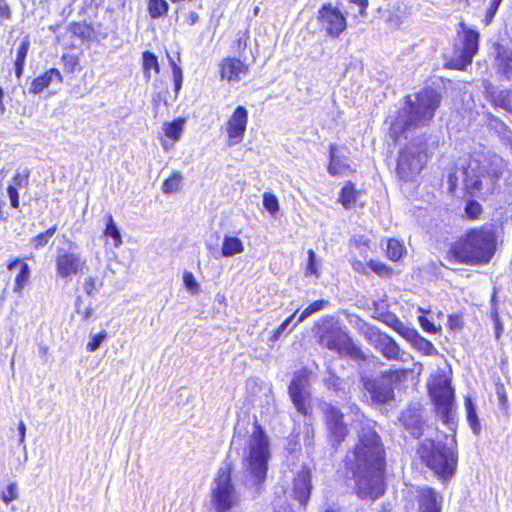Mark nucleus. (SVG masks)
Segmentation results:
<instances>
[{
	"label": "nucleus",
	"instance_id": "1",
	"mask_svg": "<svg viewBox=\"0 0 512 512\" xmlns=\"http://www.w3.org/2000/svg\"><path fill=\"white\" fill-rule=\"evenodd\" d=\"M362 499L374 500L384 493L385 451L379 435L370 425L358 433V442L346 456Z\"/></svg>",
	"mask_w": 512,
	"mask_h": 512
},
{
	"label": "nucleus",
	"instance_id": "2",
	"mask_svg": "<svg viewBox=\"0 0 512 512\" xmlns=\"http://www.w3.org/2000/svg\"><path fill=\"white\" fill-rule=\"evenodd\" d=\"M440 104V96L433 90H423L412 100L405 98V105L400 108L390 124V137L397 141L400 137L408 138L416 130L427 126L434 117Z\"/></svg>",
	"mask_w": 512,
	"mask_h": 512
},
{
	"label": "nucleus",
	"instance_id": "3",
	"mask_svg": "<svg viewBox=\"0 0 512 512\" xmlns=\"http://www.w3.org/2000/svg\"><path fill=\"white\" fill-rule=\"evenodd\" d=\"M505 169V161L496 154L471 156L460 171L465 189L473 196L487 197L495 192Z\"/></svg>",
	"mask_w": 512,
	"mask_h": 512
},
{
	"label": "nucleus",
	"instance_id": "4",
	"mask_svg": "<svg viewBox=\"0 0 512 512\" xmlns=\"http://www.w3.org/2000/svg\"><path fill=\"white\" fill-rule=\"evenodd\" d=\"M496 250V235L491 226L472 229L456 241L451 253L459 263L477 265L488 263Z\"/></svg>",
	"mask_w": 512,
	"mask_h": 512
},
{
	"label": "nucleus",
	"instance_id": "5",
	"mask_svg": "<svg viewBox=\"0 0 512 512\" xmlns=\"http://www.w3.org/2000/svg\"><path fill=\"white\" fill-rule=\"evenodd\" d=\"M246 444L243 456L246 482L259 490L266 478L270 448L267 435L256 422L253 424Z\"/></svg>",
	"mask_w": 512,
	"mask_h": 512
},
{
	"label": "nucleus",
	"instance_id": "6",
	"mask_svg": "<svg viewBox=\"0 0 512 512\" xmlns=\"http://www.w3.org/2000/svg\"><path fill=\"white\" fill-rule=\"evenodd\" d=\"M418 454L427 467L443 478L453 475L456 470L457 451L455 444L448 446L426 439L420 444Z\"/></svg>",
	"mask_w": 512,
	"mask_h": 512
},
{
	"label": "nucleus",
	"instance_id": "7",
	"mask_svg": "<svg viewBox=\"0 0 512 512\" xmlns=\"http://www.w3.org/2000/svg\"><path fill=\"white\" fill-rule=\"evenodd\" d=\"M429 395L435 405V411L442 422L451 431L456 429V406L454 390L445 378H438L429 385Z\"/></svg>",
	"mask_w": 512,
	"mask_h": 512
},
{
	"label": "nucleus",
	"instance_id": "8",
	"mask_svg": "<svg viewBox=\"0 0 512 512\" xmlns=\"http://www.w3.org/2000/svg\"><path fill=\"white\" fill-rule=\"evenodd\" d=\"M427 149L423 140L410 142L399 154L397 174L403 180H412L427 161Z\"/></svg>",
	"mask_w": 512,
	"mask_h": 512
},
{
	"label": "nucleus",
	"instance_id": "9",
	"mask_svg": "<svg viewBox=\"0 0 512 512\" xmlns=\"http://www.w3.org/2000/svg\"><path fill=\"white\" fill-rule=\"evenodd\" d=\"M361 331L365 339L378 349L385 358L402 362L409 361L412 358L411 355L401 350L390 336L382 333L378 328L364 324Z\"/></svg>",
	"mask_w": 512,
	"mask_h": 512
},
{
	"label": "nucleus",
	"instance_id": "10",
	"mask_svg": "<svg viewBox=\"0 0 512 512\" xmlns=\"http://www.w3.org/2000/svg\"><path fill=\"white\" fill-rule=\"evenodd\" d=\"M320 345L337 352L340 356H350L353 359H364V354L339 327L325 329L320 335Z\"/></svg>",
	"mask_w": 512,
	"mask_h": 512
},
{
	"label": "nucleus",
	"instance_id": "11",
	"mask_svg": "<svg viewBox=\"0 0 512 512\" xmlns=\"http://www.w3.org/2000/svg\"><path fill=\"white\" fill-rule=\"evenodd\" d=\"M213 497L219 512L228 511L237 501L234 486L231 484V466L228 463L218 471Z\"/></svg>",
	"mask_w": 512,
	"mask_h": 512
},
{
	"label": "nucleus",
	"instance_id": "12",
	"mask_svg": "<svg viewBox=\"0 0 512 512\" xmlns=\"http://www.w3.org/2000/svg\"><path fill=\"white\" fill-rule=\"evenodd\" d=\"M405 374L404 370L384 373L376 378L364 380V388L376 403H387L394 398L393 383Z\"/></svg>",
	"mask_w": 512,
	"mask_h": 512
},
{
	"label": "nucleus",
	"instance_id": "13",
	"mask_svg": "<svg viewBox=\"0 0 512 512\" xmlns=\"http://www.w3.org/2000/svg\"><path fill=\"white\" fill-rule=\"evenodd\" d=\"M57 275L62 279H71L72 276L82 274L87 269L86 258L81 253L58 249L55 260Z\"/></svg>",
	"mask_w": 512,
	"mask_h": 512
},
{
	"label": "nucleus",
	"instance_id": "14",
	"mask_svg": "<svg viewBox=\"0 0 512 512\" xmlns=\"http://www.w3.org/2000/svg\"><path fill=\"white\" fill-rule=\"evenodd\" d=\"M318 20L328 36L338 38L346 29V17L332 4L323 5L318 11Z\"/></svg>",
	"mask_w": 512,
	"mask_h": 512
},
{
	"label": "nucleus",
	"instance_id": "15",
	"mask_svg": "<svg viewBox=\"0 0 512 512\" xmlns=\"http://www.w3.org/2000/svg\"><path fill=\"white\" fill-rule=\"evenodd\" d=\"M309 379L307 372L300 371L294 375L290 385L289 394L296 409L306 414L309 407Z\"/></svg>",
	"mask_w": 512,
	"mask_h": 512
},
{
	"label": "nucleus",
	"instance_id": "16",
	"mask_svg": "<svg viewBox=\"0 0 512 512\" xmlns=\"http://www.w3.org/2000/svg\"><path fill=\"white\" fill-rule=\"evenodd\" d=\"M248 123V111L243 106H238L226 124V132L228 136V145L234 146L239 144L245 135Z\"/></svg>",
	"mask_w": 512,
	"mask_h": 512
},
{
	"label": "nucleus",
	"instance_id": "17",
	"mask_svg": "<svg viewBox=\"0 0 512 512\" xmlns=\"http://www.w3.org/2000/svg\"><path fill=\"white\" fill-rule=\"evenodd\" d=\"M323 411L325 413L329 436L332 438L334 445H339L348 433L347 427L343 423V414L339 409L330 404H325Z\"/></svg>",
	"mask_w": 512,
	"mask_h": 512
},
{
	"label": "nucleus",
	"instance_id": "18",
	"mask_svg": "<svg viewBox=\"0 0 512 512\" xmlns=\"http://www.w3.org/2000/svg\"><path fill=\"white\" fill-rule=\"evenodd\" d=\"M479 47V33L475 30H465L463 33V48L454 65L457 69L464 70L472 63Z\"/></svg>",
	"mask_w": 512,
	"mask_h": 512
},
{
	"label": "nucleus",
	"instance_id": "19",
	"mask_svg": "<svg viewBox=\"0 0 512 512\" xmlns=\"http://www.w3.org/2000/svg\"><path fill=\"white\" fill-rule=\"evenodd\" d=\"M248 71V65L234 57L223 59L220 65L221 78L227 80L230 84L240 81L247 75Z\"/></svg>",
	"mask_w": 512,
	"mask_h": 512
},
{
	"label": "nucleus",
	"instance_id": "20",
	"mask_svg": "<svg viewBox=\"0 0 512 512\" xmlns=\"http://www.w3.org/2000/svg\"><path fill=\"white\" fill-rule=\"evenodd\" d=\"M312 489L310 471L303 468L293 480L292 495L301 505H306Z\"/></svg>",
	"mask_w": 512,
	"mask_h": 512
},
{
	"label": "nucleus",
	"instance_id": "21",
	"mask_svg": "<svg viewBox=\"0 0 512 512\" xmlns=\"http://www.w3.org/2000/svg\"><path fill=\"white\" fill-rule=\"evenodd\" d=\"M494 48L497 71L507 79H512V47L497 43Z\"/></svg>",
	"mask_w": 512,
	"mask_h": 512
},
{
	"label": "nucleus",
	"instance_id": "22",
	"mask_svg": "<svg viewBox=\"0 0 512 512\" xmlns=\"http://www.w3.org/2000/svg\"><path fill=\"white\" fill-rule=\"evenodd\" d=\"M19 268V272L15 277V284L13 291L19 295V297H22L23 295V289L29 282L30 278V268L27 263L16 259L12 261L8 265V270L13 271L14 269Z\"/></svg>",
	"mask_w": 512,
	"mask_h": 512
},
{
	"label": "nucleus",
	"instance_id": "23",
	"mask_svg": "<svg viewBox=\"0 0 512 512\" xmlns=\"http://www.w3.org/2000/svg\"><path fill=\"white\" fill-rule=\"evenodd\" d=\"M441 497L431 488H424L420 494L421 512H441Z\"/></svg>",
	"mask_w": 512,
	"mask_h": 512
},
{
	"label": "nucleus",
	"instance_id": "24",
	"mask_svg": "<svg viewBox=\"0 0 512 512\" xmlns=\"http://www.w3.org/2000/svg\"><path fill=\"white\" fill-rule=\"evenodd\" d=\"M53 80H57L58 82H62V75L57 69H49L43 75L35 78L30 86V92L34 94H39L45 88H47Z\"/></svg>",
	"mask_w": 512,
	"mask_h": 512
},
{
	"label": "nucleus",
	"instance_id": "25",
	"mask_svg": "<svg viewBox=\"0 0 512 512\" xmlns=\"http://www.w3.org/2000/svg\"><path fill=\"white\" fill-rule=\"evenodd\" d=\"M350 170L349 164L345 159H342L337 155V147L335 145L330 146V164L328 171L333 176L345 175Z\"/></svg>",
	"mask_w": 512,
	"mask_h": 512
},
{
	"label": "nucleus",
	"instance_id": "26",
	"mask_svg": "<svg viewBox=\"0 0 512 512\" xmlns=\"http://www.w3.org/2000/svg\"><path fill=\"white\" fill-rule=\"evenodd\" d=\"M244 251L243 242L236 236L225 235L221 246L223 257H233Z\"/></svg>",
	"mask_w": 512,
	"mask_h": 512
},
{
	"label": "nucleus",
	"instance_id": "27",
	"mask_svg": "<svg viewBox=\"0 0 512 512\" xmlns=\"http://www.w3.org/2000/svg\"><path fill=\"white\" fill-rule=\"evenodd\" d=\"M400 420L413 436L418 437L422 434L420 416L415 412L411 410L403 412Z\"/></svg>",
	"mask_w": 512,
	"mask_h": 512
},
{
	"label": "nucleus",
	"instance_id": "28",
	"mask_svg": "<svg viewBox=\"0 0 512 512\" xmlns=\"http://www.w3.org/2000/svg\"><path fill=\"white\" fill-rule=\"evenodd\" d=\"M185 125V119L178 118L171 123H165L163 130L165 135L172 139L174 142L178 141L183 133Z\"/></svg>",
	"mask_w": 512,
	"mask_h": 512
},
{
	"label": "nucleus",
	"instance_id": "29",
	"mask_svg": "<svg viewBox=\"0 0 512 512\" xmlns=\"http://www.w3.org/2000/svg\"><path fill=\"white\" fill-rule=\"evenodd\" d=\"M142 66H143V70H144V75L146 77L147 80H149L151 78V71L153 70L155 73H159L160 71V66H159V63H158V59L157 57L149 52V51H145L143 54H142Z\"/></svg>",
	"mask_w": 512,
	"mask_h": 512
},
{
	"label": "nucleus",
	"instance_id": "30",
	"mask_svg": "<svg viewBox=\"0 0 512 512\" xmlns=\"http://www.w3.org/2000/svg\"><path fill=\"white\" fill-rule=\"evenodd\" d=\"M29 46V40L24 39L17 49V55L15 60V74L17 78H20L23 74L25 59L29 50Z\"/></svg>",
	"mask_w": 512,
	"mask_h": 512
},
{
	"label": "nucleus",
	"instance_id": "31",
	"mask_svg": "<svg viewBox=\"0 0 512 512\" xmlns=\"http://www.w3.org/2000/svg\"><path fill=\"white\" fill-rule=\"evenodd\" d=\"M465 409L467 421L475 434H478L481 429L480 422L478 420L476 408L470 397L465 398Z\"/></svg>",
	"mask_w": 512,
	"mask_h": 512
},
{
	"label": "nucleus",
	"instance_id": "32",
	"mask_svg": "<svg viewBox=\"0 0 512 512\" xmlns=\"http://www.w3.org/2000/svg\"><path fill=\"white\" fill-rule=\"evenodd\" d=\"M357 194L354 185L349 182L342 188L339 201L346 209H349L356 203Z\"/></svg>",
	"mask_w": 512,
	"mask_h": 512
},
{
	"label": "nucleus",
	"instance_id": "33",
	"mask_svg": "<svg viewBox=\"0 0 512 512\" xmlns=\"http://www.w3.org/2000/svg\"><path fill=\"white\" fill-rule=\"evenodd\" d=\"M168 9L169 5L166 0H149L148 2V12L153 19L165 16Z\"/></svg>",
	"mask_w": 512,
	"mask_h": 512
},
{
	"label": "nucleus",
	"instance_id": "34",
	"mask_svg": "<svg viewBox=\"0 0 512 512\" xmlns=\"http://www.w3.org/2000/svg\"><path fill=\"white\" fill-rule=\"evenodd\" d=\"M327 305H328V301H326V300H317V301L311 303L307 308H305L302 311L297 322L289 329V331H292L299 323L303 322L306 318H308L312 314L324 309Z\"/></svg>",
	"mask_w": 512,
	"mask_h": 512
},
{
	"label": "nucleus",
	"instance_id": "35",
	"mask_svg": "<svg viewBox=\"0 0 512 512\" xmlns=\"http://www.w3.org/2000/svg\"><path fill=\"white\" fill-rule=\"evenodd\" d=\"M104 235L106 237H111L113 239L114 246L116 248L120 247V245L122 244V237H121L120 231H119L118 227L116 226L111 214L107 215V225L104 230Z\"/></svg>",
	"mask_w": 512,
	"mask_h": 512
},
{
	"label": "nucleus",
	"instance_id": "36",
	"mask_svg": "<svg viewBox=\"0 0 512 512\" xmlns=\"http://www.w3.org/2000/svg\"><path fill=\"white\" fill-rule=\"evenodd\" d=\"M182 175L180 172H174L171 177L166 179L162 186V191L165 194H172L180 189L182 182Z\"/></svg>",
	"mask_w": 512,
	"mask_h": 512
},
{
	"label": "nucleus",
	"instance_id": "37",
	"mask_svg": "<svg viewBox=\"0 0 512 512\" xmlns=\"http://www.w3.org/2000/svg\"><path fill=\"white\" fill-rule=\"evenodd\" d=\"M386 252L387 256L391 260L397 261L402 257L404 253V247L398 240L389 239L387 241Z\"/></svg>",
	"mask_w": 512,
	"mask_h": 512
},
{
	"label": "nucleus",
	"instance_id": "38",
	"mask_svg": "<svg viewBox=\"0 0 512 512\" xmlns=\"http://www.w3.org/2000/svg\"><path fill=\"white\" fill-rule=\"evenodd\" d=\"M57 228L56 226H53L49 229H47L45 232L38 234L36 237L33 238L32 242L35 249H40L44 247L49 240L53 237L55 234Z\"/></svg>",
	"mask_w": 512,
	"mask_h": 512
},
{
	"label": "nucleus",
	"instance_id": "39",
	"mask_svg": "<svg viewBox=\"0 0 512 512\" xmlns=\"http://www.w3.org/2000/svg\"><path fill=\"white\" fill-rule=\"evenodd\" d=\"M328 377L325 378L324 382L328 389L334 390V391H344V381L340 379L338 376H336L330 368L327 369Z\"/></svg>",
	"mask_w": 512,
	"mask_h": 512
},
{
	"label": "nucleus",
	"instance_id": "40",
	"mask_svg": "<svg viewBox=\"0 0 512 512\" xmlns=\"http://www.w3.org/2000/svg\"><path fill=\"white\" fill-rule=\"evenodd\" d=\"M412 346L425 355H432L437 352L433 344L420 335L415 339Z\"/></svg>",
	"mask_w": 512,
	"mask_h": 512
},
{
	"label": "nucleus",
	"instance_id": "41",
	"mask_svg": "<svg viewBox=\"0 0 512 512\" xmlns=\"http://www.w3.org/2000/svg\"><path fill=\"white\" fill-rule=\"evenodd\" d=\"M263 205L272 215H275L279 211V201L277 197L271 193L266 192L263 194Z\"/></svg>",
	"mask_w": 512,
	"mask_h": 512
},
{
	"label": "nucleus",
	"instance_id": "42",
	"mask_svg": "<svg viewBox=\"0 0 512 512\" xmlns=\"http://www.w3.org/2000/svg\"><path fill=\"white\" fill-rule=\"evenodd\" d=\"M183 283L186 289L192 294H198L200 292V284L198 283L192 272H184Z\"/></svg>",
	"mask_w": 512,
	"mask_h": 512
},
{
	"label": "nucleus",
	"instance_id": "43",
	"mask_svg": "<svg viewBox=\"0 0 512 512\" xmlns=\"http://www.w3.org/2000/svg\"><path fill=\"white\" fill-rule=\"evenodd\" d=\"M102 282L97 281V279L93 276H88L85 278L82 287L86 294L93 295L96 291H98L102 287Z\"/></svg>",
	"mask_w": 512,
	"mask_h": 512
},
{
	"label": "nucleus",
	"instance_id": "44",
	"mask_svg": "<svg viewBox=\"0 0 512 512\" xmlns=\"http://www.w3.org/2000/svg\"><path fill=\"white\" fill-rule=\"evenodd\" d=\"M170 65H171L172 71H173L175 92L178 93L182 86L183 73H182L181 68L175 63V61L172 58H170Z\"/></svg>",
	"mask_w": 512,
	"mask_h": 512
},
{
	"label": "nucleus",
	"instance_id": "45",
	"mask_svg": "<svg viewBox=\"0 0 512 512\" xmlns=\"http://www.w3.org/2000/svg\"><path fill=\"white\" fill-rule=\"evenodd\" d=\"M496 103L512 113V93L510 91H502L497 96Z\"/></svg>",
	"mask_w": 512,
	"mask_h": 512
},
{
	"label": "nucleus",
	"instance_id": "46",
	"mask_svg": "<svg viewBox=\"0 0 512 512\" xmlns=\"http://www.w3.org/2000/svg\"><path fill=\"white\" fill-rule=\"evenodd\" d=\"M106 339H107L106 331H102V332L94 335L87 344V350L90 352L96 351L101 346L103 341H105Z\"/></svg>",
	"mask_w": 512,
	"mask_h": 512
},
{
	"label": "nucleus",
	"instance_id": "47",
	"mask_svg": "<svg viewBox=\"0 0 512 512\" xmlns=\"http://www.w3.org/2000/svg\"><path fill=\"white\" fill-rule=\"evenodd\" d=\"M29 175L30 173L28 170H25L22 173L17 172L13 177L12 183L10 185L16 188H26L28 186Z\"/></svg>",
	"mask_w": 512,
	"mask_h": 512
},
{
	"label": "nucleus",
	"instance_id": "48",
	"mask_svg": "<svg viewBox=\"0 0 512 512\" xmlns=\"http://www.w3.org/2000/svg\"><path fill=\"white\" fill-rule=\"evenodd\" d=\"M1 498L6 504L10 503L13 500L18 499L19 493H18L17 484L15 482L9 484L7 486V490L5 492H3Z\"/></svg>",
	"mask_w": 512,
	"mask_h": 512
},
{
	"label": "nucleus",
	"instance_id": "49",
	"mask_svg": "<svg viewBox=\"0 0 512 512\" xmlns=\"http://www.w3.org/2000/svg\"><path fill=\"white\" fill-rule=\"evenodd\" d=\"M465 212L470 219H477L482 213V206L477 201H469Z\"/></svg>",
	"mask_w": 512,
	"mask_h": 512
},
{
	"label": "nucleus",
	"instance_id": "50",
	"mask_svg": "<svg viewBox=\"0 0 512 512\" xmlns=\"http://www.w3.org/2000/svg\"><path fill=\"white\" fill-rule=\"evenodd\" d=\"M297 311L292 314L290 317H288L282 324H280V326L274 330V332L272 333L271 337H270V341H277L281 335L286 332V330L288 329L290 323L292 322L293 318L295 317Z\"/></svg>",
	"mask_w": 512,
	"mask_h": 512
},
{
	"label": "nucleus",
	"instance_id": "51",
	"mask_svg": "<svg viewBox=\"0 0 512 512\" xmlns=\"http://www.w3.org/2000/svg\"><path fill=\"white\" fill-rule=\"evenodd\" d=\"M317 265H316V254L310 249L308 250V263L306 268V275H317Z\"/></svg>",
	"mask_w": 512,
	"mask_h": 512
},
{
	"label": "nucleus",
	"instance_id": "52",
	"mask_svg": "<svg viewBox=\"0 0 512 512\" xmlns=\"http://www.w3.org/2000/svg\"><path fill=\"white\" fill-rule=\"evenodd\" d=\"M502 0H492L489 9L485 15V23L490 24L493 20Z\"/></svg>",
	"mask_w": 512,
	"mask_h": 512
},
{
	"label": "nucleus",
	"instance_id": "53",
	"mask_svg": "<svg viewBox=\"0 0 512 512\" xmlns=\"http://www.w3.org/2000/svg\"><path fill=\"white\" fill-rule=\"evenodd\" d=\"M18 188L9 185L7 188V193L10 198L11 206L14 208L19 207V193L17 191Z\"/></svg>",
	"mask_w": 512,
	"mask_h": 512
},
{
	"label": "nucleus",
	"instance_id": "54",
	"mask_svg": "<svg viewBox=\"0 0 512 512\" xmlns=\"http://www.w3.org/2000/svg\"><path fill=\"white\" fill-rule=\"evenodd\" d=\"M11 18V10L6 0H0V21Z\"/></svg>",
	"mask_w": 512,
	"mask_h": 512
},
{
	"label": "nucleus",
	"instance_id": "55",
	"mask_svg": "<svg viewBox=\"0 0 512 512\" xmlns=\"http://www.w3.org/2000/svg\"><path fill=\"white\" fill-rule=\"evenodd\" d=\"M419 322H420L421 327L425 331L430 332V333L437 332V329H436L435 325L433 323H431L426 317L420 316L419 317Z\"/></svg>",
	"mask_w": 512,
	"mask_h": 512
},
{
	"label": "nucleus",
	"instance_id": "56",
	"mask_svg": "<svg viewBox=\"0 0 512 512\" xmlns=\"http://www.w3.org/2000/svg\"><path fill=\"white\" fill-rule=\"evenodd\" d=\"M448 325L451 329H459L462 326V320L459 315H450L448 318Z\"/></svg>",
	"mask_w": 512,
	"mask_h": 512
},
{
	"label": "nucleus",
	"instance_id": "57",
	"mask_svg": "<svg viewBox=\"0 0 512 512\" xmlns=\"http://www.w3.org/2000/svg\"><path fill=\"white\" fill-rule=\"evenodd\" d=\"M369 266L377 274L382 275L387 272V267L380 262L370 261Z\"/></svg>",
	"mask_w": 512,
	"mask_h": 512
},
{
	"label": "nucleus",
	"instance_id": "58",
	"mask_svg": "<svg viewBox=\"0 0 512 512\" xmlns=\"http://www.w3.org/2000/svg\"><path fill=\"white\" fill-rule=\"evenodd\" d=\"M496 394L499 398V401L502 405H504L507 402V396L505 392V388L503 384L497 383L496 384Z\"/></svg>",
	"mask_w": 512,
	"mask_h": 512
},
{
	"label": "nucleus",
	"instance_id": "59",
	"mask_svg": "<svg viewBox=\"0 0 512 512\" xmlns=\"http://www.w3.org/2000/svg\"><path fill=\"white\" fill-rule=\"evenodd\" d=\"M76 311L79 315H81L85 320L89 319L92 315V308L91 307H85L84 309H81L80 306V299L77 300V307Z\"/></svg>",
	"mask_w": 512,
	"mask_h": 512
},
{
	"label": "nucleus",
	"instance_id": "60",
	"mask_svg": "<svg viewBox=\"0 0 512 512\" xmlns=\"http://www.w3.org/2000/svg\"><path fill=\"white\" fill-rule=\"evenodd\" d=\"M247 39H248V35L243 34L242 36H240L236 42H235V45L237 47V51L239 53L243 52L245 49H246V46H247Z\"/></svg>",
	"mask_w": 512,
	"mask_h": 512
},
{
	"label": "nucleus",
	"instance_id": "61",
	"mask_svg": "<svg viewBox=\"0 0 512 512\" xmlns=\"http://www.w3.org/2000/svg\"><path fill=\"white\" fill-rule=\"evenodd\" d=\"M404 338H406L411 344L414 343L415 339L419 336V334L417 333V331L415 330H412V329H405L402 333H401Z\"/></svg>",
	"mask_w": 512,
	"mask_h": 512
},
{
	"label": "nucleus",
	"instance_id": "62",
	"mask_svg": "<svg viewBox=\"0 0 512 512\" xmlns=\"http://www.w3.org/2000/svg\"><path fill=\"white\" fill-rule=\"evenodd\" d=\"M458 175L457 172L450 173L448 176L449 191L453 193L457 187Z\"/></svg>",
	"mask_w": 512,
	"mask_h": 512
},
{
	"label": "nucleus",
	"instance_id": "63",
	"mask_svg": "<svg viewBox=\"0 0 512 512\" xmlns=\"http://www.w3.org/2000/svg\"><path fill=\"white\" fill-rule=\"evenodd\" d=\"M18 431H19V435H20L19 443L21 445H24L25 438H26V426H25V423L23 421H20V423L18 425Z\"/></svg>",
	"mask_w": 512,
	"mask_h": 512
},
{
	"label": "nucleus",
	"instance_id": "64",
	"mask_svg": "<svg viewBox=\"0 0 512 512\" xmlns=\"http://www.w3.org/2000/svg\"><path fill=\"white\" fill-rule=\"evenodd\" d=\"M352 267L355 271L364 273L365 272V266L364 264L359 260L352 261Z\"/></svg>",
	"mask_w": 512,
	"mask_h": 512
}]
</instances>
